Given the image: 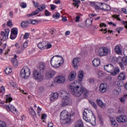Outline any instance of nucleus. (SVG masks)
I'll list each match as a JSON object with an SVG mask.
<instances>
[{
    "label": "nucleus",
    "mask_w": 127,
    "mask_h": 127,
    "mask_svg": "<svg viewBox=\"0 0 127 127\" xmlns=\"http://www.w3.org/2000/svg\"><path fill=\"white\" fill-rule=\"evenodd\" d=\"M70 91L72 95L76 97H81L82 99H86L89 96V91L85 87H80L79 86H70Z\"/></svg>",
    "instance_id": "nucleus-1"
},
{
    "label": "nucleus",
    "mask_w": 127,
    "mask_h": 127,
    "mask_svg": "<svg viewBox=\"0 0 127 127\" xmlns=\"http://www.w3.org/2000/svg\"><path fill=\"white\" fill-rule=\"evenodd\" d=\"M63 63H64V59L59 55L54 56L51 60V64L54 68H58Z\"/></svg>",
    "instance_id": "nucleus-2"
},
{
    "label": "nucleus",
    "mask_w": 127,
    "mask_h": 127,
    "mask_svg": "<svg viewBox=\"0 0 127 127\" xmlns=\"http://www.w3.org/2000/svg\"><path fill=\"white\" fill-rule=\"evenodd\" d=\"M91 6L94 7L95 10L99 11L100 9H103L104 10H111L112 9L111 6L109 5L104 3H99L91 1L90 2Z\"/></svg>",
    "instance_id": "nucleus-3"
},
{
    "label": "nucleus",
    "mask_w": 127,
    "mask_h": 127,
    "mask_svg": "<svg viewBox=\"0 0 127 127\" xmlns=\"http://www.w3.org/2000/svg\"><path fill=\"white\" fill-rule=\"evenodd\" d=\"M29 76H30V69L28 67L26 66L21 69L20 71V77L22 79L26 80Z\"/></svg>",
    "instance_id": "nucleus-4"
},
{
    "label": "nucleus",
    "mask_w": 127,
    "mask_h": 127,
    "mask_svg": "<svg viewBox=\"0 0 127 127\" xmlns=\"http://www.w3.org/2000/svg\"><path fill=\"white\" fill-rule=\"evenodd\" d=\"M46 7L47 6L45 4H39V6L38 7V9L32 12V13L30 14H27V16L30 17L31 16H33V15H37V14H38L40 11H42L43 9H45Z\"/></svg>",
    "instance_id": "nucleus-5"
},
{
    "label": "nucleus",
    "mask_w": 127,
    "mask_h": 127,
    "mask_svg": "<svg viewBox=\"0 0 127 127\" xmlns=\"http://www.w3.org/2000/svg\"><path fill=\"white\" fill-rule=\"evenodd\" d=\"M61 120L62 121H65V123H69L71 121V115H69V113L67 111H63L61 113Z\"/></svg>",
    "instance_id": "nucleus-6"
},
{
    "label": "nucleus",
    "mask_w": 127,
    "mask_h": 127,
    "mask_svg": "<svg viewBox=\"0 0 127 127\" xmlns=\"http://www.w3.org/2000/svg\"><path fill=\"white\" fill-rule=\"evenodd\" d=\"M33 77L34 79L37 80L38 82H41L43 80V75L41 74V72L37 70H35L33 72Z\"/></svg>",
    "instance_id": "nucleus-7"
},
{
    "label": "nucleus",
    "mask_w": 127,
    "mask_h": 127,
    "mask_svg": "<svg viewBox=\"0 0 127 127\" xmlns=\"http://www.w3.org/2000/svg\"><path fill=\"white\" fill-rule=\"evenodd\" d=\"M18 34V29L17 28H13L11 30V34L10 36V39H15Z\"/></svg>",
    "instance_id": "nucleus-8"
},
{
    "label": "nucleus",
    "mask_w": 127,
    "mask_h": 127,
    "mask_svg": "<svg viewBox=\"0 0 127 127\" xmlns=\"http://www.w3.org/2000/svg\"><path fill=\"white\" fill-rule=\"evenodd\" d=\"M9 29L7 28L5 29V32L1 31L0 33L1 37H2V40L4 41L8 38V34L9 33Z\"/></svg>",
    "instance_id": "nucleus-9"
},
{
    "label": "nucleus",
    "mask_w": 127,
    "mask_h": 127,
    "mask_svg": "<svg viewBox=\"0 0 127 127\" xmlns=\"http://www.w3.org/2000/svg\"><path fill=\"white\" fill-rule=\"evenodd\" d=\"M4 108L7 110L8 112L10 111V112H11V113H16L17 112V110H16V108L13 106V105L11 104H9L8 106L5 105L4 106Z\"/></svg>",
    "instance_id": "nucleus-10"
},
{
    "label": "nucleus",
    "mask_w": 127,
    "mask_h": 127,
    "mask_svg": "<svg viewBox=\"0 0 127 127\" xmlns=\"http://www.w3.org/2000/svg\"><path fill=\"white\" fill-rule=\"evenodd\" d=\"M108 89V84L106 83H102L99 86V91L100 93H106Z\"/></svg>",
    "instance_id": "nucleus-11"
},
{
    "label": "nucleus",
    "mask_w": 127,
    "mask_h": 127,
    "mask_svg": "<svg viewBox=\"0 0 127 127\" xmlns=\"http://www.w3.org/2000/svg\"><path fill=\"white\" fill-rule=\"evenodd\" d=\"M55 82L58 84H63L65 82V77L62 75L59 76L55 79Z\"/></svg>",
    "instance_id": "nucleus-12"
},
{
    "label": "nucleus",
    "mask_w": 127,
    "mask_h": 127,
    "mask_svg": "<svg viewBox=\"0 0 127 127\" xmlns=\"http://www.w3.org/2000/svg\"><path fill=\"white\" fill-rule=\"evenodd\" d=\"M117 121L118 123H127V117L126 115L119 116L117 118Z\"/></svg>",
    "instance_id": "nucleus-13"
},
{
    "label": "nucleus",
    "mask_w": 127,
    "mask_h": 127,
    "mask_svg": "<svg viewBox=\"0 0 127 127\" xmlns=\"http://www.w3.org/2000/svg\"><path fill=\"white\" fill-rule=\"evenodd\" d=\"M104 69L110 74V75H112V64H106V65H104Z\"/></svg>",
    "instance_id": "nucleus-14"
},
{
    "label": "nucleus",
    "mask_w": 127,
    "mask_h": 127,
    "mask_svg": "<svg viewBox=\"0 0 127 127\" xmlns=\"http://www.w3.org/2000/svg\"><path fill=\"white\" fill-rule=\"evenodd\" d=\"M55 75H56V71L52 69H49L46 74V75L49 78H52L54 77Z\"/></svg>",
    "instance_id": "nucleus-15"
},
{
    "label": "nucleus",
    "mask_w": 127,
    "mask_h": 127,
    "mask_svg": "<svg viewBox=\"0 0 127 127\" xmlns=\"http://www.w3.org/2000/svg\"><path fill=\"white\" fill-rule=\"evenodd\" d=\"M38 47L41 50H44V49H46V41H43L40 42L38 44Z\"/></svg>",
    "instance_id": "nucleus-16"
},
{
    "label": "nucleus",
    "mask_w": 127,
    "mask_h": 127,
    "mask_svg": "<svg viewBox=\"0 0 127 127\" xmlns=\"http://www.w3.org/2000/svg\"><path fill=\"white\" fill-rule=\"evenodd\" d=\"M60 95H61V97L64 98H66L67 99V98H69V92H67L64 90H61L60 91Z\"/></svg>",
    "instance_id": "nucleus-17"
},
{
    "label": "nucleus",
    "mask_w": 127,
    "mask_h": 127,
    "mask_svg": "<svg viewBox=\"0 0 127 127\" xmlns=\"http://www.w3.org/2000/svg\"><path fill=\"white\" fill-rule=\"evenodd\" d=\"M83 120H85V122H86L87 123H91V124H92V121H91V119L88 117V115L86 112V109L84 110L83 113Z\"/></svg>",
    "instance_id": "nucleus-18"
},
{
    "label": "nucleus",
    "mask_w": 127,
    "mask_h": 127,
    "mask_svg": "<svg viewBox=\"0 0 127 127\" xmlns=\"http://www.w3.org/2000/svg\"><path fill=\"white\" fill-rule=\"evenodd\" d=\"M70 103V99H69V97L67 98H63L62 103L61 104L62 107H65Z\"/></svg>",
    "instance_id": "nucleus-19"
},
{
    "label": "nucleus",
    "mask_w": 127,
    "mask_h": 127,
    "mask_svg": "<svg viewBox=\"0 0 127 127\" xmlns=\"http://www.w3.org/2000/svg\"><path fill=\"white\" fill-rule=\"evenodd\" d=\"M96 103L100 108H106V103H104L102 100L100 99H96Z\"/></svg>",
    "instance_id": "nucleus-20"
},
{
    "label": "nucleus",
    "mask_w": 127,
    "mask_h": 127,
    "mask_svg": "<svg viewBox=\"0 0 127 127\" xmlns=\"http://www.w3.org/2000/svg\"><path fill=\"white\" fill-rule=\"evenodd\" d=\"M39 69L40 72L43 73L46 70V64L44 63H41L39 66Z\"/></svg>",
    "instance_id": "nucleus-21"
},
{
    "label": "nucleus",
    "mask_w": 127,
    "mask_h": 127,
    "mask_svg": "<svg viewBox=\"0 0 127 127\" xmlns=\"http://www.w3.org/2000/svg\"><path fill=\"white\" fill-rule=\"evenodd\" d=\"M28 47V42L26 41L24 42L22 46H21L20 50L18 51L19 53H21L24 49H26Z\"/></svg>",
    "instance_id": "nucleus-22"
},
{
    "label": "nucleus",
    "mask_w": 127,
    "mask_h": 127,
    "mask_svg": "<svg viewBox=\"0 0 127 127\" xmlns=\"http://www.w3.org/2000/svg\"><path fill=\"white\" fill-rule=\"evenodd\" d=\"M29 21L27 20V21H22L20 23V26L22 28H27V27L29 26Z\"/></svg>",
    "instance_id": "nucleus-23"
},
{
    "label": "nucleus",
    "mask_w": 127,
    "mask_h": 127,
    "mask_svg": "<svg viewBox=\"0 0 127 127\" xmlns=\"http://www.w3.org/2000/svg\"><path fill=\"white\" fill-rule=\"evenodd\" d=\"M58 94L57 92L54 93L53 94L50 95V100L52 102H54V101H56L57 99H58Z\"/></svg>",
    "instance_id": "nucleus-24"
},
{
    "label": "nucleus",
    "mask_w": 127,
    "mask_h": 127,
    "mask_svg": "<svg viewBox=\"0 0 127 127\" xmlns=\"http://www.w3.org/2000/svg\"><path fill=\"white\" fill-rule=\"evenodd\" d=\"M126 78H127L126 72H121L118 75V79L120 80V81H124V80H126Z\"/></svg>",
    "instance_id": "nucleus-25"
},
{
    "label": "nucleus",
    "mask_w": 127,
    "mask_h": 127,
    "mask_svg": "<svg viewBox=\"0 0 127 127\" xmlns=\"http://www.w3.org/2000/svg\"><path fill=\"white\" fill-rule=\"evenodd\" d=\"M93 65L94 67H98V66H100V64H101V61L99 59H95L92 61Z\"/></svg>",
    "instance_id": "nucleus-26"
},
{
    "label": "nucleus",
    "mask_w": 127,
    "mask_h": 127,
    "mask_svg": "<svg viewBox=\"0 0 127 127\" xmlns=\"http://www.w3.org/2000/svg\"><path fill=\"white\" fill-rule=\"evenodd\" d=\"M17 56L15 55L13 59L11 60V62L14 67H17L18 66V62L16 59Z\"/></svg>",
    "instance_id": "nucleus-27"
},
{
    "label": "nucleus",
    "mask_w": 127,
    "mask_h": 127,
    "mask_svg": "<svg viewBox=\"0 0 127 127\" xmlns=\"http://www.w3.org/2000/svg\"><path fill=\"white\" fill-rule=\"evenodd\" d=\"M83 77H84V71L83 70H80L78 72V78L79 83H81L83 81Z\"/></svg>",
    "instance_id": "nucleus-28"
},
{
    "label": "nucleus",
    "mask_w": 127,
    "mask_h": 127,
    "mask_svg": "<svg viewBox=\"0 0 127 127\" xmlns=\"http://www.w3.org/2000/svg\"><path fill=\"white\" fill-rule=\"evenodd\" d=\"M76 78V72L74 71H71L69 75L68 76V79L70 80V81H73V80H75V78Z\"/></svg>",
    "instance_id": "nucleus-29"
},
{
    "label": "nucleus",
    "mask_w": 127,
    "mask_h": 127,
    "mask_svg": "<svg viewBox=\"0 0 127 127\" xmlns=\"http://www.w3.org/2000/svg\"><path fill=\"white\" fill-rule=\"evenodd\" d=\"M78 64H79V58H75L72 61V66L74 68L78 66Z\"/></svg>",
    "instance_id": "nucleus-30"
},
{
    "label": "nucleus",
    "mask_w": 127,
    "mask_h": 127,
    "mask_svg": "<svg viewBox=\"0 0 127 127\" xmlns=\"http://www.w3.org/2000/svg\"><path fill=\"white\" fill-rule=\"evenodd\" d=\"M115 51L117 54H118L119 55H122L123 54V53L122 52V50L121 49V47H120V46H117L115 48Z\"/></svg>",
    "instance_id": "nucleus-31"
},
{
    "label": "nucleus",
    "mask_w": 127,
    "mask_h": 127,
    "mask_svg": "<svg viewBox=\"0 0 127 127\" xmlns=\"http://www.w3.org/2000/svg\"><path fill=\"white\" fill-rule=\"evenodd\" d=\"M120 68L119 67H115L113 71L112 72V76H116V75H118L119 73H120Z\"/></svg>",
    "instance_id": "nucleus-32"
},
{
    "label": "nucleus",
    "mask_w": 127,
    "mask_h": 127,
    "mask_svg": "<svg viewBox=\"0 0 127 127\" xmlns=\"http://www.w3.org/2000/svg\"><path fill=\"white\" fill-rule=\"evenodd\" d=\"M75 127H84V124L83 122L81 120H79L76 123L75 125Z\"/></svg>",
    "instance_id": "nucleus-33"
},
{
    "label": "nucleus",
    "mask_w": 127,
    "mask_h": 127,
    "mask_svg": "<svg viewBox=\"0 0 127 127\" xmlns=\"http://www.w3.org/2000/svg\"><path fill=\"white\" fill-rule=\"evenodd\" d=\"M121 59H122V57H119L118 58L116 57H113L112 58V63L116 64V63H118L119 60H121Z\"/></svg>",
    "instance_id": "nucleus-34"
},
{
    "label": "nucleus",
    "mask_w": 127,
    "mask_h": 127,
    "mask_svg": "<svg viewBox=\"0 0 127 127\" xmlns=\"http://www.w3.org/2000/svg\"><path fill=\"white\" fill-rule=\"evenodd\" d=\"M29 24H33V25H36L38 24V21L37 20L28 19Z\"/></svg>",
    "instance_id": "nucleus-35"
},
{
    "label": "nucleus",
    "mask_w": 127,
    "mask_h": 127,
    "mask_svg": "<svg viewBox=\"0 0 127 127\" xmlns=\"http://www.w3.org/2000/svg\"><path fill=\"white\" fill-rule=\"evenodd\" d=\"M107 75V73L106 72H103V71L100 70L97 72V76H98V77L100 78V77H105V76Z\"/></svg>",
    "instance_id": "nucleus-36"
},
{
    "label": "nucleus",
    "mask_w": 127,
    "mask_h": 127,
    "mask_svg": "<svg viewBox=\"0 0 127 127\" xmlns=\"http://www.w3.org/2000/svg\"><path fill=\"white\" fill-rule=\"evenodd\" d=\"M112 127H119V124L116 122V119L112 118Z\"/></svg>",
    "instance_id": "nucleus-37"
},
{
    "label": "nucleus",
    "mask_w": 127,
    "mask_h": 127,
    "mask_svg": "<svg viewBox=\"0 0 127 127\" xmlns=\"http://www.w3.org/2000/svg\"><path fill=\"white\" fill-rule=\"evenodd\" d=\"M12 101V98H11V95L10 94L6 95V103H10Z\"/></svg>",
    "instance_id": "nucleus-38"
},
{
    "label": "nucleus",
    "mask_w": 127,
    "mask_h": 127,
    "mask_svg": "<svg viewBox=\"0 0 127 127\" xmlns=\"http://www.w3.org/2000/svg\"><path fill=\"white\" fill-rule=\"evenodd\" d=\"M4 72L5 74H6L7 75H8L9 74H10L11 72H12V69H11L10 67H6L5 69Z\"/></svg>",
    "instance_id": "nucleus-39"
},
{
    "label": "nucleus",
    "mask_w": 127,
    "mask_h": 127,
    "mask_svg": "<svg viewBox=\"0 0 127 127\" xmlns=\"http://www.w3.org/2000/svg\"><path fill=\"white\" fill-rule=\"evenodd\" d=\"M74 2L73 3V5L76 7L77 6V8L79 7V3H80V1L79 0H73Z\"/></svg>",
    "instance_id": "nucleus-40"
},
{
    "label": "nucleus",
    "mask_w": 127,
    "mask_h": 127,
    "mask_svg": "<svg viewBox=\"0 0 127 127\" xmlns=\"http://www.w3.org/2000/svg\"><path fill=\"white\" fill-rule=\"evenodd\" d=\"M120 60H122V63H123V64H124V65H127V57H123L122 59L121 58V59Z\"/></svg>",
    "instance_id": "nucleus-41"
},
{
    "label": "nucleus",
    "mask_w": 127,
    "mask_h": 127,
    "mask_svg": "<svg viewBox=\"0 0 127 127\" xmlns=\"http://www.w3.org/2000/svg\"><path fill=\"white\" fill-rule=\"evenodd\" d=\"M29 112L30 115H31L32 116H35L36 115V113H35L34 110H33V107H30L29 109Z\"/></svg>",
    "instance_id": "nucleus-42"
},
{
    "label": "nucleus",
    "mask_w": 127,
    "mask_h": 127,
    "mask_svg": "<svg viewBox=\"0 0 127 127\" xmlns=\"http://www.w3.org/2000/svg\"><path fill=\"white\" fill-rule=\"evenodd\" d=\"M120 91L121 89H120V88H116L114 91V95H115V96H118V95L120 94Z\"/></svg>",
    "instance_id": "nucleus-43"
},
{
    "label": "nucleus",
    "mask_w": 127,
    "mask_h": 127,
    "mask_svg": "<svg viewBox=\"0 0 127 127\" xmlns=\"http://www.w3.org/2000/svg\"><path fill=\"white\" fill-rule=\"evenodd\" d=\"M98 52L100 56H105V53H104V51L102 48L99 49V50H98Z\"/></svg>",
    "instance_id": "nucleus-44"
},
{
    "label": "nucleus",
    "mask_w": 127,
    "mask_h": 127,
    "mask_svg": "<svg viewBox=\"0 0 127 127\" xmlns=\"http://www.w3.org/2000/svg\"><path fill=\"white\" fill-rule=\"evenodd\" d=\"M102 49L103 50V52L104 53V55H107V54L109 53V49H108V48H102Z\"/></svg>",
    "instance_id": "nucleus-45"
},
{
    "label": "nucleus",
    "mask_w": 127,
    "mask_h": 127,
    "mask_svg": "<svg viewBox=\"0 0 127 127\" xmlns=\"http://www.w3.org/2000/svg\"><path fill=\"white\" fill-rule=\"evenodd\" d=\"M51 47H52V45L46 41V49H50Z\"/></svg>",
    "instance_id": "nucleus-46"
},
{
    "label": "nucleus",
    "mask_w": 127,
    "mask_h": 127,
    "mask_svg": "<svg viewBox=\"0 0 127 127\" xmlns=\"http://www.w3.org/2000/svg\"><path fill=\"white\" fill-rule=\"evenodd\" d=\"M120 15H113L112 16V17H114V18H116V19H117V20H119V21H122V20L121 19V18H120L119 17Z\"/></svg>",
    "instance_id": "nucleus-47"
},
{
    "label": "nucleus",
    "mask_w": 127,
    "mask_h": 127,
    "mask_svg": "<svg viewBox=\"0 0 127 127\" xmlns=\"http://www.w3.org/2000/svg\"><path fill=\"white\" fill-rule=\"evenodd\" d=\"M89 103L91 105H92V106L93 107V108H94V109H97V104H96L95 102H94L92 101H89Z\"/></svg>",
    "instance_id": "nucleus-48"
},
{
    "label": "nucleus",
    "mask_w": 127,
    "mask_h": 127,
    "mask_svg": "<svg viewBox=\"0 0 127 127\" xmlns=\"http://www.w3.org/2000/svg\"><path fill=\"white\" fill-rule=\"evenodd\" d=\"M45 15H46V16H49L50 15H51V13H50L48 10L46 9L45 10Z\"/></svg>",
    "instance_id": "nucleus-49"
},
{
    "label": "nucleus",
    "mask_w": 127,
    "mask_h": 127,
    "mask_svg": "<svg viewBox=\"0 0 127 127\" xmlns=\"http://www.w3.org/2000/svg\"><path fill=\"white\" fill-rule=\"evenodd\" d=\"M29 35H30V34H29V33H26L23 37V39H27V38L29 37Z\"/></svg>",
    "instance_id": "nucleus-50"
},
{
    "label": "nucleus",
    "mask_w": 127,
    "mask_h": 127,
    "mask_svg": "<svg viewBox=\"0 0 127 127\" xmlns=\"http://www.w3.org/2000/svg\"><path fill=\"white\" fill-rule=\"evenodd\" d=\"M20 6L22 7V8H25L27 6L26 3L24 2H22L20 3Z\"/></svg>",
    "instance_id": "nucleus-51"
},
{
    "label": "nucleus",
    "mask_w": 127,
    "mask_h": 127,
    "mask_svg": "<svg viewBox=\"0 0 127 127\" xmlns=\"http://www.w3.org/2000/svg\"><path fill=\"white\" fill-rule=\"evenodd\" d=\"M117 85L118 87H123L124 86V83L122 81H119L117 82Z\"/></svg>",
    "instance_id": "nucleus-52"
},
{
    "label": "nucleus",
    "mask_w": 127,
    "mask_h": 127,
    "mask_svg": "<svg viewBox=\"0 0 127 127\" xmlns=\"http://www.w3.org/2000/svg\"><path fill=\"white\" fill-rule=\"evenodd\" d=\"M6 125L5 123L2 121H0V127H5Z\"/></svg>",
    "instance_id": "nucleus-53"
},
{
    "label": "nucleus",
    "mask_w": 127,
    "mask_h": 127,
    "mask_svg": "<svg viewBox=\"0 0 127 127\" xmlns=\"http://www.w3.org/2000/svg\"><path fill=\"white\" fill-rule=\"evenodd\" d=\"M33 3L35 7H37V8H38V6H39V3L38 2L33 1Z\"/></svg>",
    "instance_id": "nucleus-54"
},
{
    "label": "nucleus",
    "mask_w": 127,
    "mask_h": 127,
    "mask_svg": "<svg viewBox=\"0 0 127 127\" xmlns=\"http://www.w3.org/2000/svg\"><path fill=\"white\" fill-rule=\"evenodd\" d=\"M47 118V115L45 114H43L42 115V120H43V122L44 123V120H46V118Z\"/></svg>",
    "instance_id": "nucleus-55"
},
{
    "label": "nucleus",
    "mask_w": 127,
    "mask_h": 127,
    "mask_svg": "<svg viewBox=\"0 0 127 127\" xmlns=\"http://www.w3.org/2000/svg\"><path fill=\"white\" fill-rule=\"evenodd\" d=\"M10 85L12 86V87H14V88H17V85H16V83L14 82H11Z\"/></svg>",
    "instance_id": "nucleus-56"
},
{
    "label": "nucleus",
    "mask_w": 127,
    "mask_h": 127,
    "mask_svg": "<svg viewBox=\"0 0 127 127\" xmlns=\"http://www.w3.org/2000/svg\"><path fill=\"white\" fill-rule=\"evenodd\" d=\"M53 17L54 18L56 17L57 18H59L60 17V13H57L56 15H53Z\"/></svg>",
    "instance_id": "nucleus-57"
},
{
    "label": "nucleus",
    "mask_w": 127,
    "mask_h": 127,
    "mask_svg": "<svg viewBox=\"0 0 127 127\" xmlns=\"http://www.w3.org/2000/svg\"><path fill=\"white\" fill-rule=\"evenodd\" d=\"M7 26H12V22L11 21H8L7 22Z\"/></svg>",
    "instance_id": "nucleus-58"
},
{
    "label": "nucleus",
    "mask_w": 127,
    "mask_h": 127,
    "mask_svg": "<svg viewBox=\"0 0 127 127\" xmlns=\"http://www.w3.org/2000/svg\"><path fill=\"white\" fill-rule=\"evenodd\" d=\"M50 6H51V9L52 10H54V9L56 8V5H55V4H51Z\"/></svg>",
    "instance_id": "nucleus-59"
},
{
    "label": "nucleus",
    "mask_w": 127,
    "mask_h": 127,
    "mask_svg": "<svg viewBox=\"0 0 127 127\" xmlns=\"http://www.w3.org/2000/svg\"><path fill=\"white\" fill-rule=\"evenodd\" d=\"M0 92H1V93H2V94H3V93H4V92H5V89L4 88V87L2 86L0 87Z\"/></svg>",
    "instance_id": "nucleus-60"
},
{
    "label": "nucleus",
    "mask_w": 127,
    "mask_h": 127,
    "mask_svg": "<svg viewBox=\"0 0 127 127\" xmlns=\"http://www.w3.org/2000/svg\"><path fill=\"white\" fill-rule=\"evenodd\" d=\"M120 102H121V103H125V102L126 101V98H125V97H124V96H123L120 98Z\"/></svg>",
    "instance_id": "nucleus-61"
},
{
    "label": "nucleus",
    "mask_w": 127,
    "mask_h": 127,
    "mask_svg": "<svg viewBox=\"0 0 127 127\" xmlns=\"http://www.w3.org/2000/svg\"><path fill=\"white\" fill-rule=\"evenodd\" d=\"M122 23L123 25H125V28L127 29V21H122Z\"/></svg>",
    "instance_id": "nucleus-62"
},
{
    "label": "nucleus",
    "mask_w": 127,
    "mask_h": 127,
    "mask_svg": "<svg viewBox=\"0 0 127 127\" xmlns=\"http://www.w3.org/2000/svg\"><path fill=\"white\" fill-rule=\"evenodd\" d=\"M42 110V109H41V108H40L39 106L38 107L37 110V114H38V115L40 114V112H41Z\"/></svg>",
    "instance_id": "nucleus-63"
},
{
    "label": "nucleus",
    "mask_w": 127,
    "mask_h": 127,
    "mask_svg": "<svg viewBox=\"0 0 127 127\" xmlns=\"http://www.w3.org/2000/svg\"><path fill=\"white\" fill-rule=\"evenodd\" d=\"M48 127H53V123L52 122H49L48 123Z\"/></svg>",
    "instance_id": "nucleus-64"
}]
</instances>
